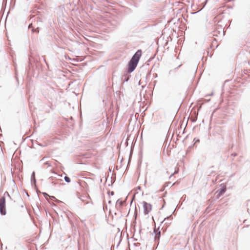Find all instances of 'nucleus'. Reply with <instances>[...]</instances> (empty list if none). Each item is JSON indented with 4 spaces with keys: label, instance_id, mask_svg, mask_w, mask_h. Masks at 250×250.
Instances as JSON below:
<instances>
[{
    "label": "nucleus",
    "instance_id": "1",
    "mask_svg": "<svg viewBox=\"0 0 250 250\" xmlns=\"http://www.w3.org/2000/svg\"><path fill=\"white\" fill-rule=\"evenodd\" d=\"M142 56L141 50H138L133 56L128 64V72H132L135 69Z\"/></svg>",
    "mask_w": 250,
    "mask_h": 250
},
{
    "label": "nucleus",
    "instance_id": "2",
    "mask_svg": "<svg viewBox=\"0 0 250 250\" xmlns=\"http://www.w3.org/2000/svg\"><path fill=\"white\" fill-rule=\"evenodd\" d=\"M9 195L7 192H5L3 196L0 197V213L1 215H4L6 214V201H5V195Z\"/></svg>",
    "mask_w": 250,
    "mask_h": 250
},
{
    "label": "nucleus",
    "instance_id": "3",
    "mask_svg": "<svg viewBox=\"0 0 250 250\" xmlns=\"http://www.w3.org/2000/svg\"><path fill=\"white\" fill-rule=\"evenodd\" d=\"M143 206L144 213L145 214H147L151 210V205L147 203L146 202H143Z\"/></svg>",
    "mask_w": 250,
    "mask_h": 250
},
{
    "label": "nucleus",
    "instance_id": "4",
    "mask_svg": "<svg viewBox=\"0 0 250 250\" xmlns=\"http://www.w3.org/2000/svg\"><path fill=\"white\" fill-rule=\"evenodd\" d=\"M64 180L67 183H70V181H71L70 179L68 177H67V176H65L64 177Z\"/></svg>",
    "mask_w": 250,
    "mask_h": 250
},
{
    "label": "nucleus",
    "instance_id": "5",
    "mask_svg": "<svg viewBox=\"0 0 250 250\" xmlns=\"http://www.w3.org/2000/svg\"><path fill=\"white\" fill-rule=\"evenodd\" d=\"M35 31H37V33H39V31L38 29H36V30H35Z\"/></svg>",
    "mask_w": 250,
    "mask_h": 250
}]
</instances>
